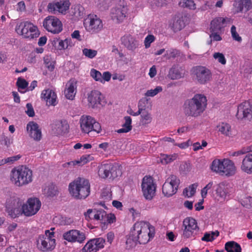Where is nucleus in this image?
Returning a JSON list of instances; mask_svg holds the SVG:
<instances>
[{
    "mask_svg": "<svg viewBox=\"0 0 252 252\" xmlns=\"http://www.w3.org/2000/svg\"><path fill=\"white\" fill-rule=\"evenodd\" d=\"M154 235L155 228L149 223L142 221L136 222L126 240L127 247L132 248L137 243L145 244L154 237Z\"/></svg>",
    "mask_w": 252,
    "mask_h": 252,
    "instance_id": "obj_1",
    "label": "nucleus"
},
{
    "mask_svg": "<svg viewBox=\"0 0 252 252\" xmlns=\"http://www.w3.org/2000/svg\"><path fill=\"white\" fill-rule=\"evenodd\" d=\"M207 99L202 94H196L190 99H187L184 103L183 109L187 117H197L200 116L206 108Z\"/></svg>",
    "mask_w": 252,
    "mask_h": 252,
    "instance_id": "obj_2",
    "label": "nucleus"
},
{
    "mask_svg": "<svg viewBox=\"0 0 252 252\" xmlns=\"http://www.w3.org/2000/svg\"><path fill=\"white\" fill-rule=\"evenodd\" d=\"M70 195L75 199H84L90 193V184L89 180L78 177L70 182L68 185Z\"/></svg>",
    "mask_w": 252,
    "mask_h": 252,
    "instance_id": "obj_3",
    "label": "nucleus"
},
{
    "mask_svg": "<svg viewBox=\"0 0 252 252\" xmlns=\"http://www.w3.org/2000/svg\"><path fill=\"white\" fill-rule=\"evenodd\" d=\"M86 218L89 217L91 219H94L100 220L103 224L102 228L105 227L107 224H111L115 221L116 218L114 215L112 214H107L102 209H89L85 214Z\"/></svg>",
    "mask_w": 252,
    "mask_h": 252,
    "instance_id": "obj_4",
    "label": "nucleus"
},
{
    "mask_svg": "<svg viewBox=\"0 0 252 252\" xmlns=\"http://www.w3.org/2000/svg\"><path fill=\"white\" fill-rule=\"evenodd\" d=\"M182 230V238L186 240L194 238L199 232V227L194 219L187 217L183 221Z\"/></svg>",
    "mask_w": 252,
    "mask_h": 252,
    "instance_id": "obj_5",
    "label": "nucleus"
},
{
    "mask_svg": "<svg viewBox=\"0 0 252 252\" xmlns=\"http://www.w3.org/2000/svg\"><path fill=\"white\" fill-rule=\"evenodd\" d=\"M54 232L47 230L45 235L39 236L37 240V246L41 251L47 252L52 251L56 246Z\"/></svg>",
    "mask_w": 252,
    "mask_h": 252,
    "instance_id": "obj_6",
    "label": "nucleus"
},
{
    "mask_svg": "<svg viewBox=\"0 0 252 252\" xmlns=\"http://www.w3.org/2000/svg\"><path fill=\"white\" fill-rule=\"evenodd\" d=\"M15 30L17 33L25 38L33 39L39 35L37 28L29 22H21L17 25Z\"/></svg>",
    "mask_w": 252,
    "mask_h": 252,
    "instance_id": "obj_7",
    "label": "nucleus"
},
{
    "mask_svg": "<svg viewBox=\"0 0 252 252\" xmlns=\"http://www.w3.org/2000/svg\"><path fill=\"white\" fill-rule=\"evenodd\" d=\"M80 124L83 132L89 134L91 131L99 133L101 130L100 125L93 117L83 115L80 119Z\"/></svg>",
    "mask_w": 252,
    "mask_h": 252,
    "instance_id": "obj_8",
    "label": "nucleus"
},
{
    "mask_svg": "<svg viewBox=\"0 0 252 252\" xmlns=\"http://www.w3.org/2000/svg\"><path fill=\"white\" fill-rule=\"evenodd\" d=\"M180 183L179 178L175 175L170 174L163 184L162 191L164 196L170 197L175 194Z\"/></svg>",
    "mask_w": 252,
    "mask_h": 252,
    "instance_id": "obj_9",
    "label": "nucleus"
},
{
    "mask_svg": "<svg viewBox=\"0 0 252 252\" xmlns=\"http://www.w3.org/2000/svg\"><path fill=\"white\" fill-rule=\"evenodd\" d=\"M98 174L102 178L114 179L121 176L122 172L117 164L106 163L102 164L99 167Z\"/></svg>",
    "mask_w": 252,
    "mask_h": 252,
    "instance_id": "obj_10",
    "label": "nucleus"
},
{
    "mask_svg": "<svg viewBox=\"0 0 252 252\" xmlns=\"http://www.w3.org/2000/svg\"><path fill=\"white\" fill-rule=\"evenodd\" d=\"M192 73L194 78L200 84H205L212 78L211 71L203 66H196L192 69Z\"/></svg>",
    "mask_w": 252,
    "mask_h": 252,
    "instance_id": "obj_11",
    "label": "nucleus"
},
{
    "mask_svg": "<svg viewBox=\"0 0 252 252\" xmlns=\"http://www.w3.org/2000/svg\"><path fill=\"white\" fill-rule=\"evenodd\" d=\"M8 213L12 218H16L24 214L23 204L18 198L10 197L6 202Z\"/></svg>",
    "mask_w": 252,
    "mask_h": 252,
    "instance_id": "obj_12",
    "label": "nucleus"
},
{
    "mask_svg": "<svg viewBox=\"0 0 252 252\" xmlns=\"http://www.w3.org/2000/svg\"><path fill=\"white\" fill-rule=\"evenodd\" d=\"M142 190L145 198L147 200H151L155 195L156 185L153 178L151 176H145L141 185Z\"/></svg>",
    "mask_w": 252,
    "mask_h": 252,
    "instance_id": "obj_13",
    "label": "nucleus"
},
{
    "mask_svg": "<svg viewBox=\"0 0 252 252\" xmlns=\"http://www.w3.org/2000/svg\"><path fill=\"white\" fill-rule=\"evenodd\" d=\"M44 28L49 32L56 34L63 30V25L61 21L53 16L47 17L43 22Z\"/></svg>",
    "mask_w": 252,
    "mask_h": 252,
    "instance_id": "obj_14",
    "label": "nucleus"
},
{
    "mask_svg": "<svg viewBox=\"0 0 252 252\" xmlns=\"http://www.w3.org/2000/svg\"><path fill=\"white\" fill-rule=\"evenodd\" d=\"M41 202L36 197L29 198L27 203L23 204L24 215L27 217L36 214L41 207Z\"/></svg>",
    "mask_w": 252,
    "mask_h": 252,
    "instance_id": "obj_15",
    "label": "nucleus"
},
{
    "mask_svg": "<svg viewBox=\"0 0 252 252\" xmlns=\"http://www.w3.org/2000/svg\"><path fill=\"white\" fill-rule=\"evenodd\" d=\"M88 105L92 108H97L99 105H104L106 101L103 95L98 91L94 90L87 94Z\"/></svg>",
    "mask_w": 252,
    "mask_h": 252,
    "instance_id": "obj_16",
    "label": "nucleus"
},
{
    "mask_svg": "<svg viewBox=\"0 0 252 252\" xmlns=\"http://www.w3.org/2000/svg\"><path fill=\"white\" fill-rule=\"evenodd\" d=\"M85 21L86 29L90 32L96 33L103 29L102 22L96 15H90Z\"/></svg>",
    "mask_w": 252,
    "mask_h": 252,
    "instance_id": "obj_17",
    "label": "nucleus"
},
{
    "mask_svg": "<svg viewBox=\"0 0 252 252\" xmlns=\"http://www.w3.org/2000/svg\"><path fill=\"white\" fill-rule=\"evenodd\" d=\"M70 2L68 0H62L60 1H53L48 4L47 8L49 12L54 14L65 13L69 9Z\"/></svg>",
    "mask_w": 252,
    "mask_h": 252,
    "instance_id": "obj_18",
    "label": "nucleus"
},
{
    "mask_svg": "<svg viewBox=\"0 0 252 252\" xmlns=\"http://www.w3.org/2000/svg\"><path fill=\"white\" fill-rule=\"evenodd\" d=\"M63 238L69 242H77L79 243H82L86 239L85 234L76 229H72L64 233Z\"/></svg>",
    "mask_w": 252,
    "mask_h": 252,
    "instance_id": "obj_19",
    "label": "nucleus"
},
{
    "mask_svg": "<svg viewBox=\"0 0 252 252\" xmlns=\"http://www.w3.org/2000/svg\"><path fill=\"white\" fill-rule=\"evenodd\" d=\"M236 116L238 119L252 120V105L249 101H245L238 106Z\"/></svg>",
    "mask_w": 252,
    "mask_h": 252,
    "instance_id": "obj_20",
    "label": "nucleus"
},
{
    "mask_svg": "<svg viewBox=\"0 0 252 252\" xmlns=\"http://www.w3.org/2000/svg\"><path fill=\"white\" fill-rule=\"evenodd\" d=\"M105 240L98 238L89 241L82 248V252H96L104 247Z\"/></svg>",
    "mask_w": 252,
    "mask_h": 252,
    "instance_id": "obj_21",
    "label": "nucleus"
},
{
    "mask_svg": "<svg viewBox=\"0 0 252 252\" xmlns=\"http://www.w3.org/2000/svg\"><path fill=\"white\" fill-rule=\"evenodd\" d=\"M127 12V8L125 6L112 8L111 12L112 19L116 23H122L126 19Z\"/></svg>",
    "mask_w": 252,
    "mask_h": 252,
    "instance_id": "obj_22",
    "label": "nucleus"
},
{
    "mask_svg": "<svg viewBox=\"0 0 252 252\" xmlns=\"http://www.w3.org/2000/svg\"><path fill=\"white\" fill-rule=\"evenodd\" d=\"M27 130L30 136L35 141L41 139L42 134L38 125L34 122H29L27 125Z\"/></svg>",
    "mask_w": 252,
    "mask_h": 252,
    "instance_id": "obj_23",
    "label": "nucleus"
},
{
    "mask_svg": "<svg viewBox=\"0 0 252 252\" xmlns=\"http://www.w3.org/2000/svg\"><path fill=\"white\" fill-rule=\"evenodd\" d=\"M122 44L128 50L134 51L139 45L138 40L130 35H126L121 38Z\"/></svg>",
    "mask_w": 252,
    "mask_h": 252,
    "instance_id": "obj_24",
    "label": "nucleus"
},
{
    "mask_svg": "<svg viewBox=\"0 0 252 252\" xmlns=\"http://www.w3.org/2000/svg\"><path fill=\"white\" fill-rule=\"evenodd\" d=\"M41 98L45 100L48 105L55 106L57 104V95L54 91L50 89L43 90Z\"/></svg>",
    "mask_w": 252,
    "mask_h": 252,
    "instance_id": "obj_25",
    "label": "nucleus"
},
{
    "mask_svg": "<svg viewBox=\"0 0 252 252\" xmlns=\"http://www.w3.org/2000/svg\"><path fill=\"white\" fill-rule=\"evenodd\" d=\"M53 130L57 134H61L68 131L69 125L65 120H57L52 125Z\"/></svg>",
    "mask_w": 252,
    "mask_h": 252,
    "instance_id": "obj_26",
    "label": "nucleus"
},
{
    "mask_svg": "<svg viewBox=\"0 0 252 252\" xmlns=\"http://www.w3.org/2000/svg\"><path fill=\"white\" fill-rule=\"evenodd\" d=\"M241 169L248 174H252V151L247 153L244 158L241 165Z\"/></svg>",
    "mask_w": 252,
    "mask_h": 252,
    "instance_id": "obj_27",
    "label": "nucleus"
},
{
    "mask_svg": "<svg viewBox=\"0 0 252 252\" xmlns=\"http://www.w3.org/2000/svg\"><path fill=\"white\" fill-rule=\"evenodd\" d=\"M22 173V166L14 168L11 170L10 175V180L16 186L21 187V179Z\"/></svg>",
    "mask_w": 252,
    "mask_h": 252,
    "instance_id": "obj_28",
    "label": "nucleus"
},
{
    "mask_svg": "<svg viewBox=\"0 0 252 252\" xmlns=\"http://www.w3.org/2000/svg\"><path fill=\"white\" fill-rule=\"evenodd\" d=\"M221 175L231 176L234 175L236 171V168L234 162L228 159H224V165L222 166Z\"/></svg>",
    "mask_w": 252,
    "mask_h": 252,
    "instance_id": "obj_29",
    "label": "nucleus"
},
{
    "mask_svg": "<svg viewBox=\"0 0 252 252\" xmlns=\"http://www.w3.org/2000/svg\"><path fill=\"white\" fill-rule=\"evenodd\" d=\"M76 93V83L75 81L70 80L66 84L64 94L66 98L73 100Z\"/></svg>",
    "mask_w": 252,
    "mask_h": 252,
    "instance_id": "obj_30",
    "label": "nucleus"
},
{
    "mask_svg": "<svg viewBox=\"0 0 252 252\" xmlns=\"http://www.w3.org/2000/svg\"><path fill=\"white\" fill-rule=\"evenodd\" d=\"M226 19L222 17H217L211 22L210 32H221L224 27Z\"/></svg>",
    "mask_w": 252,
    "mask_h": 252,
    "instance_id": "obj_31",
    "label": "nucleus"
},
{
    "mask_svg": "<svg viewBox=\"0 0 252 252\" xmlns=\"http://www.w3.org/2000/svg\"><path fill=\"white\" fill-rule=\"evenodd\" d=\"M234 6L236 12L238 13L243 10L248 11L252 7L251 0H236Z\"/></svg>",
    "mask_w": 252,
    "mask_h": 252,
    "instance_id": "obj_32",
    "label": "nucleus"
},
{
    "mask_svg": "<svg viewBox=\"0 0 252 252\" xmlns=\"http://www.w3.org/2000/svg\"><path fill=\"white\" fill-rule=\"evenodd\" d=\"M169 26L175 32L182 30L185 26L182 17L179 15H175L172 19Z\"/></svg>",
    "mask_w": 252,
    "mask_h": 252,
    "instance_id": "obj_33",
    "label": "nucleus"
},
{
    "mask_svg": "<svg viewBox=\"0 0 252 252\" xmlns=\"http://www.w3.org/2000/svg\"><path fill=\"white\" fill-rule=\"evenodd\" d=\"M22 171L23 173L21 179L22 182L21 186L29 184L32 180V172L30 168L22 166Z\"/></svg>",
    "mask_w": 252,
    "mask_h": 252,
    "instance_id": "obj_34",
    "label": "nucleus"
},
{
    "mask_svg": "<svg viewBox=\"0 0 252 252\" xmlns=\"http://www.w3.org/2000/svg\"><path fill=\"white\" fill-rule=\"evenodd\" d=\"M216 191L217 196L224 200L229 194V187L225 183H221L217 185Z\"/></svg>",
    "mask_w": 252,
    "mask_h": 252,
    "instance_id": "obj_35",
    "label": "nucleus"
},
{
    "mask_svg": "<svg viewBox=\"0 0 252 252\" xmlns=\"http://www.w3.org/2000/svg\"><path fill=\"white\" fill-rule=\"evenodd\" d=\"M218 131L226 136L232 135L231 128L229 124L225 123H221L217 126Z\"/></svg>",
    "mask_w": 252,
    "mask_h": 252,
    "instance_id": "obj_36",
    "label": "nucleus"
},
{
    "mask_svg": "<svg viewBox=\"0 0 252 252\" xmlns=\"http://www.w3.org/2000/svg\"><path fill=\"white\" fill-rule=\"evenodd\" d=\"M224 165V159H215L212 163L211 166V170L221 175L222 172V166Z\"/></svg>",
    "mask_w": 252,
    "mask_h": 252,
    "instance_id": "obj_37",
    "label": "nucleus"
},
{
    "mask_svg": "<svg viewBox=\"0 0 252 252\" xmlns=\"http://www.w3.org/2000/svg\"><path fill=\"white\" fill-rule=\"evenodd\" d=\"M225 249L227 252H241L240 245L234 241L227 242L225 245Z\"/></svg>",
    "mask_w": 252,
    "mask_h": 252,
    "instance_id": "obj_38",
    "label": "nucleus"
},
{
    "mask_svg": "<svg viewBox=\"0 0 252 252\" xmlns=\"http://www.w3.org/2000/svg\"><path fill=\"white\" fill-rule=\"evenodd\" d=\"M125 119V123L123 125V127L120 128L117 130V132L121 133H126L132 129L131 126V119L129 116H126L124 118Z\"/></svg>",
    "mask_w": 252,
    "mask_h": 252,
    "instance_id": "obj_39",
    "label": "nucleus"
},
{
    "mask_svg": "<svg viewBox=\"0 0 252 252\" xmlns=\"http://www.w3.org/2000/svg\"><path fill=\"white\" fill-rule=\"evenodd\" d=\"M44 63L46 67L50 71H53L55 68V61L52 58L50 55H46L43 59Z\"/></svg>",
    "mask_w": 252,
    "mask_h": 252,
    "instance_id": "obj_40",
    "label": "nucleus"
},
{
    "mask_svg": "<svg viewBox=\"0 0 252 252\" xmlns=\"http://www.w3.org/2000/svg\"><path fill=\"white\" fill-rule=\"evenodd\" d=\"M140 114L141 117V123L143 125L148 124L151 122L152 119L151 115L146 110L143 109Z\"/></svg>",
    "mask_w": 252,
    "mask_h": 252,
    "instance_id": "obj_41",
    "label": "nucleus"
},
{
    "mask_svg": "<svg viewBox=\"0 0 252 252\" xmlns=\"http://www.w3.org/2000/svg\"><path fill=\"white\" fill-rule=\"evenodd\" d=\"M198 186L197 184L195 183L191 185L188 188H186L183 191V194L187 197H191L196 192V189Z\"/></svg>",
    "mask_w": 252,
    "mask_h": 252,
    "instance_id": "obj_42",
    "label": "nucleus"
},
{
    "mask_svg": "<svg viewBox=\"0 0 252 252\" xmlns=\"http://www.w3.org/2000/svg\"><path fill=\"white\" fill-rule=\"evenodd\" d=\"M177 158V155L176 154L171 155H163L161 157V162L163 164H168L176 159Z\"/></svg>",
    "mask_w": 252,
    "mask_h": 252,
    "instance_id": "obj_43",
    "label": "nucleus"
},
{
    "mask_svg": "<svg viewBox=\"0 0 252 252\" xmlns=\"http://www.w3.org/2000/svg\"><path fill=\"white\" fill-rule=\"evenodd\" d=\"M72 46V42L70 38H66L64 40H60L59 42V49L64 50Z\"/></svg>",
    "mask_w": 252,
    "mask_h": 252,
    "instance_id": "obj_44",
    "label": "nucleus"
},
{
    "mask_svg": "<svg viewBox=\"0 0 252 252\" xmlns=\"http://www.w3.org/2000/svg\"><path fill=\"white\" fill-rule=\"evenodd\" d=\"M12 142L13 139L10 136H7L3 134L0 135V144L1 145L5 146L8 147Z\"/></svg>",
    "mask_w": 252,
    "mask_h": 252,
    "instance_id": "obj_45",
    "label": "nucleus"
},
{
    "mask_svg": "<svg viewBox=\"0 0 252 252\" xmlns=\"http://www.w3.org/2000/svg\"><path fill=\"white\" fill-rule=\"evenodd\" d=\"M82 53L86 57L92 59L96 56L97 51L91 49L84 48L82 50Z\"/></svg>",
    "mask_w": 252,
    "mask_h": 252,
    "instance_id": "obj_46",
    "label": "nucleus"
},
{
    "mask_svg": "<svg viewBox=\"0 0 252 252\" xmlns=\"http://www.w3.org/2000/svg\"><path fill=\"white\" fill-rule=\"evenodd\" d=\"M91 76L96 81L102 82V74L99 71L95 69H92L90 72Z\"/></svg>",
    "mask_w": 252,
    "mask_h": 252,
    "instance_id": "obj_47",
    "label": "nucleus"
},
{
    "mask_svg": "<svg viewBox=\"0 0 252 252\" xmlns=\"http://www.w3.org/2000/svg\"><path fill=\"white\" fill-rule=\"evenodd\" d=\"M179 51L176 49H170L166 51L164 56L166 57L167 59H170L171 58H175L180 55Z\"/></svg>",
    "mask_w": 252,
    "mask_h": 252,
    "instance_id": "obj_48",
    "label": "nucleus"
},
{
    "mask_svg": "<svg viewBox=\"0 0 252 252\" xmlns=\"http://www.w3.org/2000/svg\"><path fill=\"white\" fill-rule=\"evenodd\" d=\"M162 88L160 86L157 87L155 89L148 90L145 94V95L146 96L153 97L157 95L158 93L162 92Z\"/></svg>",
    "mask_w": 252,
    "mask_h": 252,
    "instance_id": "obj_49",
    "label": "nucleus"
},
{
    "mask_svg": "<svg viewBox=\"0 0 252 252\" xmlns=\"http://www.w3.org/2000/svg\"><path fill=\"white\" fill-rule=\"evenodd\" d=\"M148 2L153 8L161 7L166 4V0H148Z\"/></svg>",
    "mask_w": 252,
    "mask_h": 252,
    "instance_id": "obj_50",
    "label": "nucleus"
},
{
    "mask_svg": "<svg viewBox=\"0 0 252 252\" xmlns=\"http://www.w3.org/2000/svg\"><path fill=\"white\" fill-rule=\"evenodd\" d=\"M231 34L233 40L241 42L242 40L241 37L239 35L236 31V28L235 26H232L231 28Z\"/></svg>",
    "mask_w": 252,
    "mask_h": 252,
    "instance_id": "obj_51",
    "label": "nucleus"
},
{
    "mask_svg": "<svg viewBox=\"0 0 252 252\" xmlns=\"http://www.w3.org/2000/svg\"><path fill=\"white\" fill-rule=\"evenodd\" d=\"M213 57L221 64H225L226 63V59L222 53L219 52L215 53L213 54Z\"/></svg>",
    "mask_w": 252,
    "mask_h": 252,
    "instance_id": "obj_52",
    "label": "nucleus"
},
{
    "mask_svg": "<svg viewBox=\"0 0 252 252\" xmlns=\"http://www.w3.org/2000/svg\"><path fill=\"white\" fill-rule=\"evenodd\" d=\"M213 186V182H210L206 186L203 188L201 191V196L203 198H206L209 190L211 189Z\"/></svg>",
    "mask_w": 252,
    "mask_h": 252,
    "instance_id": "obj_53",
    "label": "nucleus"
},
{
    "mask_svg": "<svg viewBox=\"0 0 252 252\" xmlns=\"http://www.w3.org/2000/svg\"><path fill=\"white\" fill-rule=\"evenodd\" d=\"M16 85L19 89H25L28 85V83L24 79L18 78Z\"/></svg>",
    "mask_w": 252,
    "mask_h": 252,
    "instance_id": "obj_54",
    "label": "nucleus"
},
{
    "mask_svg": "<svg viewBox=\"0 0 252 252\" xmlns=\"http://www.w3.org/2000/svg\"><path fill=\"white\" fill-rule=\"evenodd\" d=\"M155 40V37L154 35L149 34L146 36L144 40V44L146 48H148L150 47L151 44Z\"/></svg>",
    "mask_w": 252,
    "mask_h": 252,
    "instance_id": "obj_55",
    "label": "nucleus"
},
{
    "mask_svg": "<svg viewBox=\"0 0 252 252\" xmlns=\"http://www.w3.org/2000/svg\"><path fill=\"white\" fill-rule=\"evenodd\" d=\"M211 34L210 35V37L211 38V42L212 41H220L221 40V37L220 35L221 32H211Z\"/></svg>",
    "mask_w": 252,
    "mask_h": 252,
    "instance_id": "obj_56",
    "label": "nucleus"
},
{
    "mask_svg": "<svg viewBox=\"0 0 252 252\" xmlns=\"http://www.w3.org/2000/svg\"><path fill=\"white\" fill-rule=\"evenodd\" d=\"M27 110L26 111V114L29 117H33L35 115L34 111L32 105L31 103H28L26 105Z\"/></svg>",
    "mask_w": 252,
    "mask_h": 252,
    "instance_id": "obj_57",
    "label": "nucleus"
},
{
    "mask_svg": "<svg viewBox=\"0 0 252 252\" xmlns=\"http://www.w3.org/2000/svg\"><path fill=\"white\" fill-rule=\"evenodd\" d=\"M101 197L104 200L110 201L112 199V194L108 190H104L101 193Z\"/></svg>",
    "mask_w": 252,
    "mask_h": 252,
    "instance_id": "obj_58",
    "label": "nucleus"
},
{
    "mask_svg": "<svg viewBox=\"0 0 252 252\" xmlns=\"http://www.w3.org/2000/svg\"><path fill=\"white\" fill-rule=\"evenodd\" d=\"M141 101H140L138 103V110L137 112H134L131 109H130L129 110H128L127 111V113L129 114H130L132 116H136L140 115L143 110V108L141 107Z\"/></svg>",
    "mask_w": 252,
    "mask_h": 252,
    "instance_id": "obj_59",
    "label": "nucleus"
},
{
    "mask_svg": "<svg viewBox=\"0 0 252 252\" xmlns=\"http://www.w3.org/2000/svg\"><path fill=\"white\" fill-rule=\"evenodd\" d=\"M215 239V237L211 233L206 232L204 234V236L201 238V240L206 242H212Z\"/></svg>",
    "mask_w": 252,
    "mask_h": 252,
    "instance_id": "obj_60",
    "label": "nucleus"
},
{
    "mask_svg": "<svg viewBox=\"0 0 252 252\" xmlns=\"http://www.w3.org/2000/svg\"><path fill=\"white\" fill-rule=\"evenodd\" d=\"M21 156L20 155H18L16 156L5 158V159L6 162V163H13L15 161L19 160L21 158Z\"/></svg>",
    "mask_w": 252,
    "mask_h": 252,
    "instance_id": "obj_61",
    "label": "nucleus"
},
{
    "mask_svg": "<svg viewBox=\"0 0 252 252\" xmlns=\"http://www.w3.org/2000/svg\"><path fill=\"white\" fill-rule=\"evenodd\" d=\"M111 77V73L108 71H106L103 72V74L102 75V83L104 84L105 81H110Z\"/></svg>",
    "mask_w": 252,
    "mask_h": 252,
    "instance_id": "obj_62",
    "label": "nucleus"
},
{
    "mask_svg": "<svg viewBox=\"0 0 252 252\" xmlns=\"http://www.w3.org/2000/svg\"><path fill=\"white\" fill-rule=\"evenodd\" d=\"M74 15L76 16H80L82 15L83 12L81 11V9H82V8L79 5H75L74 7Z\"/></svg>",
    "mask_w": 252,
    "mask_h": 252,
    "instance_id": "obj_63",
    "label": "nucleus"
},
{
    "mask_svg": "<svg viewBox=\"0 0 252 252\" xmlns=\"http://www.w3.org/2000/svg\"><path fill=\"white\" fill-rule=\"evenodd\" d=\"M57 191L54 188L52 187L48 188L47 194L48 196H54L57 194Z\"/></svg>",
    "mask_w": 252,
    "mask_h": 252,
    "instance_id": "obj_64",
    "label": "nucleus"
}]
</instances>
